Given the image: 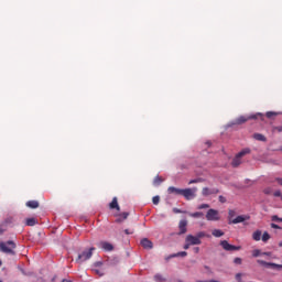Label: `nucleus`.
Returning <instances> with one entry per match:
<instances>
[{"mask_svg": "<svg viewBox=\"0 0 282 282\" xmlns=\"http://www.w3.org/2000/svg\"><path fill=\"white\" fill-rule=\"evenodd\" d=\"M259 118L263 120V113L258 112L256 115L240 116L234 121V124H246L248 120H259Z\"/></svg>", "mask_w": 282, "mask_h": 282, "instance_id": "1", "label": "nucleus"}, {"mask_svg": "<svg viewBox=\"0 0 282 282\" xmlns=\"http://www.w3.org/2000/svg\"><path fill=\"white\" fill-rule=\"evenodd\" d=\"M17 248V243L14 241L9 240L7 242H0V250L6 254H14V249Z\"/></svg>", "mask_w": 282, "mask_h": 282, "instance_id": "2", "label": "nucleus"}, {"mask_svg": "<svg viewBox=\"0 0 282 282\" xmlns=\"http://www.w3.org/2000/svg\"><path fill=\"white\" fill-rule=\"evenodd\" d=\"M94 250H96V248L91 247L82 251L76 259V263H84V261H88L90 257H94Z\"/></svg>", "mask_w": 282, "mask_h": 282, "instance_id": "3", "label": "nucleus"}, {"mask_svg": "<svg viewBox=\"0 0 282 282\" xmlns=\"http://www.w3.org/2000/svg\"><path fill=\"white\" fill-rule=\"evenodd\" d=\"M250 153V149L246 148L243 150H241L238 154H236V156L234 158L232 162H231V166H234V169H237V166L241 165V158H243L245 155H248Z\"/></svg>", "mask_w": 282, "mask_h": 282, "instance_id": "4", "label": "nucleus"}, {"mask_svg": "<svg viewBox=\"0 0 282 282\" xmlns=\"http://www.w3.org/2000/svg\"><path fill=\"white\" fill-rule=\"evenodd\" d=\"M196 193H197V187H193V188L182 189L181 195L185 197V199L191 200V199H195Z\"/></svg>", "mask_w": 282, "mask_h": 282, "instance_id": "5", "label": "nucleus"}, {"mask_svg": "<svg viewBox=\"0 0 282 282\" xmlns=\"http://www.w3.org/2000/svg\"><path fill=\"white\" fill-rule=\"evenodd\" d=\"M220 246H221L223 250H226L227 252H235L236 250L241 249V247H239V246L230 245L228 242V240L220 241Z\"/></svg>", "mask_w": 282, "mask_h": 282, "instance_id": "6", "label": "nucleus"}, {"mask_svg": "<svg viewBox=\"0 0 282 282\" xmlns=\"http://www.w3.org/2000/svg\"><path fill=\"white\" fill-rule=\"evenodd\" d=\"M207 221H219V212L216 209H208L206 214Z\"/></svg>", "mask_w": 282, "mask_h": 282, "instance_id": "7", "label": "nucleus"}, {"mask_svg": "<svg viewBox=\"0 0 282 282\" xmlns=\"http://www.w3.org/2000/svg\"><path fill=\"white\" fill-rule=\"evenodd\" d=\"M259 265H263L264 268H271L272 270H282V264H278L274 262H265L264 260H257Z\"/></svg>", "mask_w": 282, "mask_h": 282, "instance_id": "8", "label": "nucleus"}, {"mask_svg": "<svg viewBox=\"0 0 282 282\" xmlns=\"http://www.w3.org/2000/svg\"><path fill=\"white\" fill-rule=\"evenodd\" d=\"M97 247L100 248L101 250H105V252H111L113 250V245L108 241H100L97 243Z\"/></svg>", "mask_w": 282, "mask_h": 282, "instance_id": "9", "label": "nucleus"}, {"mask_svg": "<svg viewBox=\"0 0 282 282\" xmlns=\"http://www.w3.org/2000/svg\"><path fill=\"white\" fill-rule=\"evenodd\" d=\"M185 241L189 242L192 246H202V240H198L197 236L187 235Z\"/></svg>", "mask_w": 282, "mask_h": 282, "instance_id": "10", "label": "nucleus"}, {"mask_svg": "<svg viewBox=\"0 0 282 282\" xmlns=\"http://www.w3.org/2000/svg\"><path fill=\"white\" fill-rule=\"evenodd\" d=\"M217 193H219V189L217 188H208V187H204L203 191H202V195L204 197H208V195H217Z\"/></svg>", "mask_w": 282, "mask_h": 282, "instance_id": "11", "label": "nucleus"}, {"mask_svg": "<svg viewBox=\"0 0 282 282\" xmlns=\"http://www.w3.org/2000/svg\"><path fill=\"white\" fill-rule=\"evenodd\" d=\"M188 226V220H181L178 224V228H180V235H186V227Z\"/></svg>", "mask_w": 282, "mask_h": 282, "instance_id": "12", "label": "nucleus"}, {"mask_svg": "<svg viewBox=\"0 0 282 282\" xmlns=\"http://www.w3.org/2000/svg\"><path fill=\"white\" fill-rule=\"evenodd\" d=\"M141 246L145 250H151L153 248V242L151 240H149V238H143L141 240Z\"/></svg>", "mask_w": 282, "mask_h": 282, "instance_id": "13", "label": "nucleus"}, {"mask_svg": "<svg viewBox=\"0 0 282 282\" xmlns=\"http://www.w3.org/2000/svg\"><path fill=\"white\" fill-rule=\"evenodd\" d=\"M109 208L111 210H118L120 212V205H118V197H113L111 203L109 204Z\"/></svg>", "mask_w": 282, "mask_h": 282, "instance_id": "14", "label": "nucleus"}, {"mask_svg": "<svg viewBox=\"0 0 282 282\" xmlns=\"http://www.w3.org/2000/svg\"><path fill=\"white\" fill-rule=\"evenodd\" d=\"M182 191H183V189H180V188L173 187V186H171V187L167 188V193H169L170 195H182Z\"/></svg>", "mask_w": 282, "mask_h": 282, "instance_id": "15", "label": "nucleus"}, {"mask_svg": "<svg viewBox=\"0 0 282 282\" xmlns=\"http://www.w3.org/2000/svg\"><path fill=\"white\" fill-rule=\"evenodd\" d=\"M253 139L258 140V142H267L268 139L265 138V135L261 134V133H254L253 134Z\"/></svg>", "mask_w": 282, "mask_h": 282, "instance_id": "16", "label": "nucleus"}, {"mask_svg": "<svg viewBox=\"0 0 282 282\" xmlns=\"http://www.w3.org/2000/svg\"><path fill=\"white\" fill-rule=\"evenodd\" d=\"M28 208H39V202L37 200H29L26 202Z\"/></svg>", "mask_w": 282, "mask_h": 282, "instance_id": "17", "label": "nucleus"}, {"mask_svg": "<svg viewBox=\"0 0 282 282\" xmlns=\"http://www.w3.org/2000/svg\"><path fill=\"white\" fill-rule=\"evenodd\" d=\"M36 224H39V220H36V218H26V226H36Z\"/></svg>", "mask_w": 282, "mask_h": 282, "instance_id": "18", "label": "nucleus"}, {"mask_svg": "<svg viewBox=\"0 0 282 282\" xmlns=\"http://www.w3.org/2000/svg\"><path fill=\"white\" fill-rule=\"evenodd\" d=\"M253 241H261V230H257L252 235Z\"/></svg>", "mask_w": 282, "mask_h": 282, "instance_id": "19", "label": "nucleus"}, {"mask_svg": "<svg viewBox=\"0 0 282 282\" xmlns=\"http://www.w3.org/2000/svg\"><path fill=\"white\" fill-rule=\"evenodd\" d=\"M162 182H164V178H162L161 176H155L153 180V185L154 186H160V184H162Z\"/></svg>", "mask_w": 282, "mask_h": 282, "instance_id": "20", "label": "nucleus"}, {"mask_svg": "<svg viewBox=\"0 0 282 282\" xmlns=\"http://www.w3.org/2000/svg\"><path fill=\"white\" fill-rule=\"evenodd\" d=\"M243 221H246V217L238 216L231 221V224H243Z\"/></svg>", "mask_w": 282, "mask_h": 282, "instance_id": "21", "label": "nucleus"}, {"mask_svg": "<svg viewBox=\"0 0 282 282\" xmlns=\"http://www.w3.org/2000/svg\"><path fill=\"white\" fill-rule=\"evenodd\" d=\"M212 235H213L214 237H224V231H221V229H214V230L212 231Z\"/></svg>", "mask_w": 282, "mask_h": 282, "instance_id": "22", "label": "nucleus"}, {"mask_svg": "<svg viewBox=\"0 0 282 282\" xmlns=\"http://www.w3.org/2000/svg\"><path fill=\"white\" fill-rule=\"evenodd\" d=\"M272 133H282V126H272Z\"/></svg>", "mask_w": 282, "mask_h": 282, "instance_id": "23", "label": "nucleus"}, {"mask_svg": "<svg viewBox=\"0 0 282 282\" xmlns=\"http://www.w3.org/2000/svg\"><path fill=\"white\" fill-rule=\"evenodd\" d=\"M204 237H208V235H206V232H204V231H199L196 234V238L200 241H202V239H204Z\"/></svg>", "mask_w": 282, "mask_h": 282, "instance_id": "24", "label": "nucleus"}, {"mask_svg": "<svg viewBox=\"0 0 282 282\" xmlns=\"http://www.w3.org/2000/svg\"><path fill=\"white\" fill-rule=\"evenodd\" d=\"M189 217H194V218L204 217V213H202V212H196V213L189 214Z\"/></svg>", "mask_w": 282, "mask_h": 282, "instance_id": "25", "label": "nucleus"}, {"mask_svg": "<svg viewBox=\"0 0 282 282\" xmlns=\"http://www.w3.org/2000/svg\"><path fill=\"white\" fill-rule=\"evenodd\" d=\"M262 241L265 243L267 241H270V234L268 231H264L262 235Z\"/></svg>", "mask_w": 282, "mask_h": 282, "instance_id": "26", "label": "nucleus"}, {"mask_svg": "<svg viewBox=\"0 0 282 282\" xmlns=\"http://www.w3.org/2000/svg\"><path fill=\"white\" fill-rule=\"evenodd\" d=\"M154 281L164 282V281H166V279H164V276H162V274H156V275H154Z\"/></svg>", "mask_w": 282, "mask_h": 282, "instance_id": "27", "label": "nucleus"}, {"mask_svg": "<svg viewBox=\"0 0 282 282\" xmlns=\"http://www.w3.org/2000/svg\"><path fill=\"white\" fill-rule=\"evenodd\" d=\"M93 272H95V274H97L98 276H105V271L100 269H93Z\"/></svg>", "mask_w": 282, "mask_h": 282, "instance_id": "28", "label": "nucleus"}, {"mask_svg": "<svg viewBox=\"0 0 282 282\" xmlns=\"http://www.w3.org/2000/svg\"><path fill=\"white\" fill-rule=\"evenodd\" d=\"M261 254H263V252H261V250H259V249H254L252 251V257H254V258L261 257Z\"/></svg>", "mask_w": 282, "mask_h": 282, "instance_id": "29", "label": "nucleus"}, {"mask_svg": "<svg viewBox=\"0 0 282 282\" xmlns=\"http://www.w3.org/2000/svg\"><path fill=\"white\" fill-rule=\"evenodd\" d=\"M188 254V252L186 251H181L178 253H175L173 256H171V259H173V257H186Z\"/></svg>", "mask_w": 282, "mask_h": 282, "instance_id": "30", "label": "nucleus"}, {"mask_svg": "<svg viewBox=\"0 0 282 282\" xmlns=\"http://www.w3.org/2000/svg\"><path fill=\"white\" fill-rule=\"evenodd\" d=\"M267 118H274V116H279V112H274V111H268L265 113Z\"/></svg>", "mask_w": 282, "mask_h": 282, "instance_id": "31", "label": "nucleus"}, {"mask_svg": "<svg viewBox=\"0 0 282 282\" xmlns=\"http://www.w3.org/2000/svg\"><path fill=\"white\" fill-rule=\"evenodd\" d=\"M152 203L154 204V206H158V204H160V196H154L152 198Z\"/></svg>", "mask_w": 282, "mask_h": 282, "instance_id": "32", "label": "nucleus"}, {"mask_svg": "<svg viewBox=\"0 0 282 282\" xmlns=\"http://www.w3.org/2000/svg\"><path fill=\"white\" fill-rule=\"evenodd\" d=\"M204 208H210V205L202 204V205L198 206V210H204Z\"/></svg>", "mask_w": 282, "mask_h": 282, "instance_id": "33", "label": "nucleus"}, {"mask_svg": "<svg viewBox=\"0 0 282 282\" xmlns=\"http://www.w3.org/2000/svg\"><path fill=\"white\" fill-rule=\"evenodd\" d=\"M271 221H281V223H282V218H279V216L273 215V216L271 217Z\"/></svg>", "mask_w": 282, "mask_h": 282, "instance_id": "34", "label": "nucleus"}, {"mask_svg": "<svg viewBox=\"0 0 282 282\" xmlns=\"http://www.w3.org/2000/svg\"><path fill=\"white\" fill-rule=\"evenodd\" d=\"M234 263H236V265H241V263H242L241 258H235Z\"/></svg>", "mask_w": 282, "mask_h": 282, "instance_id": "35", "label": "nucleus"}, {"mask_svg": "<svg viewBox=\"0 0 282 282\" xmlns=\"http://www.w3.org/2000/svg\"><path fill=\"white\" fill-rule=\"evenodd\" d=\"M119 217H121V219H127V217H129V213L124 212L122 214L119 215Z\"/></svg>", "mask_w": 282, "mask_h": 282, "instance_id": "36", "label": "nucleus"}, {"mask_svg": "<svg viewBox=\"0 0 282 282\" xmlns=\"http://www.w3.org/2000/svg\"><path fill=\"white\" fill-rule=\"evenodd\" d=\"M271 228H273L274 230H281V226H279L274 223L271 224Z\"/></svg>", "mask_w": 282, "mask_h": 282, "instance_id": "37", "label": "nucleus"}, {"mask_svg": "<svg viewBox=\"0 0 282 282\" xmlns=\"http://www.w3.org/2000/svg\"><path fill=\"white\" fill-rule=\"evenodd\" d=\"M273 195H274V197H281V200H282V193H281V191H275L273 193Z\"/></svg>", "mask_w": 282, "mask_h": 282, "instance_id": "38", "label": "nucleus"}, {"mask_svg": "<svg viewBox=\"0 0 282 282\" xmlns=\"http://www.w3.org/2000/svg\"><path fill=\"white\" fill-rule=\"evenodd\" d=\"M173 213H175V215H180V214H182L183 212H182V209H180V208H177V207H174V208H173Z\"/></svg>", "mask_w": 282, "mask_h": 282, "instance_id": "39", "label": "nucleus"}, {"mask_svg": "<svg viewBox=\"0 0 282 282\" xmlns=\"http://www.w3.org/2000/svg\"><path fill=\"white\" fill-rule=\"evenodd\" d=\"M191 246H193L191 242L188 241H185V245H184V250H188V248H191Z\"/></svg>", "mask_w": 282, "mask_h": 282, "instance_id": "40", "label": "nucleus"}, {"mask_svg": "<svg viewBox=\"0 0 282 282\" xmlns=\"http://www.w3.org/2000/svg\"><path fill=\"white\" fill-rule=\"evenodd\" d=\"M219 202H220V204H226V197L219 196Z\"/></svg>", "mask_w": 282, "mask_h": 282, "instance_id": "41", "label": "nucleus"}, {"mask_svg": "<svg viewBox=\"0 0 282 282\" xmlns=\"http://www.w3.org/2000/svg\"><path fill=\"white\" fill-rule=\"evenodd\" d=\"M262 254H263L264 257H272V252H270V251H268V252H262Z\"/></svg>", "mask_w": 282, "mask_h": 282, "instance_id": "42", "label": "nucleus"}, {"mask_svg": "<svg viewBox=\"0 0 282 282\" xmlns=\"http://www.w3.org/2000/svg\"><path fill=\"white\" fill-rule=\"evenodd\" d=\"M270 193H272V189H270V188H265V189H264V194H265V195H270Z\"/></svg>", "mask_w": 282, "mask_h": 282, "instance_id": "43", "label": "nucleus"}, {"mask_svg": "<svg viewBox=\"0 0 282 282\" xmlns=\"http://www.w3.org/2000/svg\"><path fill=\"white\" fill-rule=\"evenodd\" d=\"M121 221H124L122 217L119 216V218L116 219V224H121Z\"/></svg>", "mask_w": 282, "mask_h": 282, "instance_id": "44", "label": "nucleus"}, {"mask_svg": "<svg viewBox=\"0 0 282 282\" xmlns=\"http://www.w3.org/2000/svg\"><path fill=\"white\" fill-rule=\"evenodd\" d=\"M102 265V262L98 261V262H95V268H100Z\"/></svg>", "mask_w": 282, "mask_h": 282, "instance_id": "45", "label": "nucleus"}, {"mask_svg": "<svg viewBox=\"0 0 282 282\" xmlns=\"http://www.w3.org/2000/svg\"><path fill=\"white\" fill-rule=\"evenodd\" d=\"M197 182H199V180H191L188 184H197Z\"/></svg>", "mask_w": 282, "mask_h": 282, "instance_id": "46", "label": "nucleus"}, {"mask_svg": "<svg viewBox=\"0 0 282 282\" xmlns=\"http://www.w3.org/2000/svg\"><path fill=\"white\" fill-rule=\"evenodd\" d=\"M236 279H237L238 281H241V273H237V274H236Z\"/></svg>", "mask_w": 282, "mask_h": 282, "instance_id": "47", "label": "nucleus"}, {"mask_svg": "<svg viewBox=\"0 0 282 282\" xmlns=\"http://www.w3.org/2000/svg\"><path fill=\"white\" fill-rule=\"evenodd\" d=\"M124 232H126L127 235H133V231H130L129 229H126Z\"/></svg>", "mask_w": 282, "mask_h": 282, "instance_id": "48", "label": "nucleus"}, {"mask_svg": "<svg viewBox=\"0 0 282 282\" xmlns=\"http://www.w3.org/2000/svg\"><path fill=\"white\" fill-rule=\"evenodd\" d=\"M278 184H280V186H282V178H276Z\"/></svg>", "mask_w": 282, "mask_h": 282, "instance_id": "49", "label": "nucleus"}, {"mask_svg": "<svg viewBox=\"0 0 282 282\" xmlns=\"http://www.w3.org/2000/svg\"><path fill=\"white\" fill-rule=\"evenodd\" d=\"M229 215H230V217H232L235 215V210L230 209Z\"/></svg>", "mask_w": 282, "mask_h": 282, "instance_id": "50", "label": "nucleus"}, {"mask_svg": "<svg viewBox=\"0 0 282 282\" xmlns=\"http://www.w3.org/2000/svg\"><path fill=\"white\" fill-rule=\"evenodd\" d=\"M194 252L197 254L199 252V247L194 248Z\"/></svg>", "mask_w": 282, "mask_h": 282, "instance_id": "51", "label": "nucleus"}, {"mask_svg": "<svg viewBox=\"0 0 282 282\" xmlns=\"http://www.w3.org/2000/svg\"><path fill=\"white\" fill-rule=\"evenodd\" d=\"M3 232H6V229H2V228L0 227V235H2Z\"/></svg>", "mask_w": 282, "mask_h": 282, "instance_id": "52", "label": "nucleus"}, {"mask_svg": "<svg viewBox=\"0 0 282 282\" xmlns=\"http://www.w3.org/2000/svg\"><path fill=\"white\" fill-rule=\"evenodd\" d=\"M279 247L282 248V241L279 242Z\"/></svg>", "mask_w": 282, "mask_h": 282, "instance_id": "53", "label": "nucleus"}, {"mask_svg": "<svg viewBox=\"0 0 282 282\" xmlns=\"http://www.w3.org/2000/svg\"><path fill=\"white\" fill-rule=\"evenodd\" d=\"M208 147H210V141H207V143H206Z\"/></svg>", "mask_w": 282, "mask_h": 282, "instance_id": "54", "label": "nucleus"}, {"mask_svg": "<svg viewBox=\"0 0 282 282\" xmlns=\"http://www.w3.org/2000/svg\"><path fill=\"white\" fill-rule=\"evenodd\" d=\"M62 282H72V281H69V280H63Z\"/></svg>", "mask_w": 282, "mask_h": 282, "instance_id": "55", "label": "nucleus"}, {"mask_svg": "<svg viewBox=\"0 0 282 282\" xmlns=\"http://www.w3.org/2000/svg\"><path fill=\"white\" fill-rule=\"evenodd\" d=\"M2 265V262H1V260H0V267Z\"/></svg>", "mask_w": 282, "mask_h": 282, "instance_id": "56", "label": "nucleus"}, {"mask_svg": "<svg viewBox=\"0 0 282 282\" xmlns=\"http://www.w3.org/2000/svg\"><path fill=\"white\" fill-rule=\"evenodd\" d=\"M0 282H3V281L0 280Z\"/></svg>", "mask_w": 282, "mask_h": 282, "instance_id": "57", "label": "nucleus"}]
</instances>
